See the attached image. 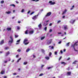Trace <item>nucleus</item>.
I'll return each mask as SVG.
<instances>
[{
  "label": "nucleus",
  "mask_w": 78,
  "mask_h": 78,
  "mask_svg": "<svg viewBox=\"0 0 78 78\" xmlns=\"http://www.w3.org/2000/svg\"><path fill=\"white\" fill-rule=\"evenodd\" d=\"M51 68H52V67H48V69H51Z\"/></svg>",
  "instance_id": "39"
},
{
  "label": "nucleus",
  "mask_w": 78,
  "mask_h": 78,
  "mask_svg": "<svg viewBox=\"0 0 78 78\" xmlns=\"http://www.w3.org/2000/svg\"><path fill=\"white\" fill-rule=\"evenodd\" d=\"M51 55H52V54L51 53V52H49V56H51Z\"/></svg>",
  "instance_id": "34"
},
{
  "label": "nucleus",
  "mask_w": 78,
  "mask_h": 78,
  "mask_svg": "<svg viewBox=\"0 0 78 78\" xmlns=\"http://www.w3.org/2000/svg\"><path fill=\"white\" fill-rule=\"evenodd\" d=\"M66 12H67L66 10H65L63 12V13H62V15H63L64 14H65Z\"/></svg>",
  "instance_id": "16"
},
{
  "label": "nucleus",
  "mask_w": 78,
  "mask_h": 78,
  "mask_svg": "<svg viewBox=\"0 0 78 78\" xmlns=\"http://www.w3.org/2000/svg\"><path fill=\"white\" fill-rule=\"evenodd\" d=\"M9 48L8 47H6L5 48V50H8V49H9Z\"/></svg>",
  "instance_id": "30"
},
{
  "label": "nucleus",
  "mask_w": 78,
  "mask_h": 78,
  "mask_svg": "<svg viewBox=\"0 0 78 78\" xmlns=\"http://www.w3.org/2000/svg\"><path fill=\"white\" fill-rule=\"evenodd\" d=\"M30 49L29 48H27V49L26 50V52H28L29 51H30Z\"/></svg>",
  "instance_id": "24"
},
{
  "label": "nucleus",
  "mask_w": 78,
  "mask_h": 78,
  "mask_svg": "<svg viewBox=\"0 0 78 78\" xmlns=\"http://www.w3.org/2000/svg\"><path fill=\"white\" fill-rule=\"evenodd\" d=\"M17 51H18V52H20L21 51V50L20 49H19Z\"/></svg>",
  "instance_id": "35"
},
{
  "label": "nucleus",
  "mask_w": 78,
  "mask_h": 78,
  "mask_svg": "<svg viewBox=\"0 0 78 78\" xmlns=\"http://www.w3.org/2000/svg\"><path fill=\"white\" fill-rule=\"evenodd\" d=\"M7 78V77L6 76H4V78Z\"/></svg>",
  "instance_id": "61"
},
{
  "label": "nucleus",
  "mask_w": 78,
  "mask_h": 78,
  "mask_svg": "<svg viewBox=\"0 0 78 78\" xmlns=\"http://www.w3.org/2000/svg\"><path fill=\"white\" fill-rule=\"evenodd\" d=\"M24 12V10H22L21 11V12Z\"/></svg>",
  "instance_id": "57"
},
{
  "label": "nucleus",
  "mask_w": 78,
  "mask_h": 78,
  "mask_svg": "<svg viewBox=\"0 0 78 78\" xmlns=\"http://www.w3.org/2000/svg\"><path fill=\"white\" fill-rule=\"evenodd\" d=\"M45 38V36H43V37H41V40H43Z\"/></svg>",
  "instance_id": "15"
},
{
  "label": "nucleus",
  "mask_w": 78,
  "mask_h": 78,
  "mask_svg": "<svg viewBox=\"0 0 78 78\" xmlns=\"http://www.w3.org/2000/svg\"><path fill=\"white\" fill-rule=\"evenodd\" d=\"M51 12H49L48 13H47V15L45 16L47 17V16H49L51 15Z\"/></svg>",
  "instance_id": "6"
},
{
  "label": "nucleus",
  "mask_w": 78,
  "mask_h": 78,
  "mask_svg": "<svg viewBox=\"0 0 78 78\" xmlns=\"http://www.w3.org/2000/svg\"><path fill=\"white\" fill-rule=\"evenodd\" d=\"M18 56H19V55H16V58H18Z\"/></svg>",
  "instance_id": "51"
},
{
  "label": "nucleus",
  "mask_w": 78,
  "mask_h": 78,
  "mask_svg": "<svg viewBox=\"0 0 78 78\" xmlns=\"http://www.w3.org/2000/svg\"><path fill=\"white\" fill-rule=\"evenodd\" d=\"M70 58H68V59H67V61H68V60H70Z\"/></svg>",
  "instance_id": "52"
},
{
  "label": "nucleus",
  "mask_w": 78,
  "mask_h": 78,
  "mask_svg": "<svg viewBox=\"0 0 78 78\" xmlns=\"http://www.w3.org/2000/svg\"><path fill=\"white\" fill-rule=\"evenodd\" d=\"M61 20H58V21L57 22V23H61Z\"/></svg>",
  "instance_id": "36"
},
{
  "label": "nucleus",
  "mask_w": 78,
  "mask_h": 78,
  "mask_svg": "<svg viewBox=\"0 0 78 78\" xmlns=\"http://www.w3.org/2000/svg\"><path fill=\"white\" fill-rule=\"evenodd\" d=\"M28 30H27L25 31V34H28Z\"/></svg>",
  "instance_id": "12"
},
{
  "label": "nucleus",
  "mask_w": 78,
  "mask_h": 78,
  "mask_svg": "<svg viewBox=\"0 0 78 78\" xmlns=\"http://www.w3.org/2000/svg\"><path fill=\"white\" fill-rule=\"evenodd\" d=\"M47 28V27H45V28H44V30H45V31H46Z\"/></svg>",
  "instance_id": "37"
},
{
  "label": "nucleus",
  "mask_w": 78,
  "mask_h": 78,
  "mask_svg": "<svg viewBox=\"0 0 78 78\" xmlns=\"http://www.w3.org/2000/svg\"><path fill=\"white\" fill-rule=\"evenodd\" d=\"M45 58L47 60H49L50 59V58L49 57H45Z\"/></svg>",
  "instance_id": "17"
},
{
  "label": "nucleus",
  "mask_w": 78,
  "mask_h": 78,
  "mask_svg": "<svg viewBox=\"0 0 78 78\" xmlns=\"http://www.w3.org/2000/svg\"><path fill=\"white\" fill-rule=\"evenodd\" d=\"M54 54L55 55H57V53L56 51H55L54 53Z\"/></svg>",
  "instance_id": "40"
},
{
  "label": "nucleus",
  "mask_w": 78,
  "mask_h": 78,
  "mask_svg": "<svg viewBox=\"0 0 78 78\" xmlns=\"http://www.w3.org/2000/svg\"><path fill=\"white\" fill-rule=\"evenodd\" d=\"M66 49H64V50H63V51L64 52H66Z\"/></svg>",
  "instance_id": "56"
},
{
  "label": "nucleus",
  "mask_w": 78,
  "mask_h": 78,
  "mask_svg": "<svg viewBox=\"0 0 78 78\" xmlns=\"http://www.w3.org/2000/svg\"><path fill=\"white\" fill-rule=\"evenodd\" d=\"M7 61H5L4 62V63H7Z\"/></svg>",
  "instance_id": "59"
},
{
  "label": "nucleus",
  "mask_w": 78,
  "mask_h": 78,
  "mask_svg": "<svg viewBox=\"0 0 78 78\" xmlns=\"http://www.w3.org/2000/svg\"><path fill=\"white\" fill-rule=\"evenodd\" d=\"M65 17H66V16H62V18L63 19H64V18H65Z\"/></svg>",
  "instance_id": "47"
},
{
  "label": "nucleus",
  "mask_w": 78,
  "mask_h": 78,
  "mask_svg": "<svg viewBox=\"0 0 78 78\" xmlns=\"http://www.w3.org/2000/svg\"><path fill=\"white\" fill-rule=\"evenodd\" d=\"M33 58H36V57L34 55H33Z\"/></svg>",
  "instance_id": "54"
},
{
  "label": "nucleus",
  "mask_w": 78,
  "mask_h": 78,
  "mask_svg": "<svg viewBox=\"0 0 78 78\" xmlns=\"http://www.w3.org/2000/svg\"><path fill=\"white\" fill-rule=\"evenodd\" d=\"M4 43V41L2 40V41L1 42V43H0V44H2Z\"/></svg>",
  "instance_id": "18"
},
{
  "label": "nucleus",
  "mask_w": 78,
  "mask_h": 78,
  "mask_svg": "<svg viewBox=\"0 0 78 78\" xmlns=\"http://www.w3.org/2000/svg\"><path fill=\"white\" fill-rule=\"evenodd\" d=\"M78 42H76L75 43H74V44L72 45L71 46V48H73L74 49V50H75V45H76V44Z\"/></svg>",
  "instance_id": "4"
},
{
  "label": "nucleus",
  "mask_w": 78,
  "mask_h": 78,
  "mask_svg": "<svg viewBox=\"0 0 78 78\" xmlns=\"http://www.w3.org/2000/svg\"><path fill=\"white\" fill-rule=\"evenodd\" d=\"M71 72H67V74L69 76L71 75Z\"/></svg>",
  "instance_id": "20"
},
{
  "label": "nucleus",
  "mask_w": 78,
  "mask_h": 78,
  "mask_svg": "<svg viewBox=\"0 0 78 78\" xmlns=\"http://www.w3.org/2000/svg\"><path fill=\"white\" fill-rule=\"evenodd\" d=\"M6 13L7 14H9L11 13V12L10 11L6 12Z\"/></svg>",
  "instance_id": "26"
},
{
  "label": "nucleus",
  "mask_w": 78,
  "mask_h": 78,
  "mask_svg": "<svg viewBox=\"0 0 78 78\" xmlns=\"http://www.w3.org/2000/svg\"><path fill=\"white\" fill-rule=\"evenodd\" d=\"M30 43L29 42H27V43H24V44H25V45H27L28 44Z\"/></svg>",
  "instance_id": "19"
},
{
  "label": "nucleus",
  "mask_w": 78,
  "mask_h": 78,
  "mask_svg": "<svg viewBox=\"0 0 78 78\" xmlns=\"http://www.w3.org/2000/svg\"><path fill=\"white\" fill-rule=\"evenodd\" d=\"M27 41H28V40L27 39V38H26L24 39V40L23 43H25L26 42H27Z\"/></svg>",
  "instance_id": "8"
},
{
  "label": "nucleus",
  "mask_w": 78,
  "mask_h": 78,
  "mask_svg": "<svg viewBox=\"0 0 78 78\" xmlns=\"http://www.w3.org/2000/svg\"><path fill=\"white\" fill-rule=\"evenodd\" d=\"M41 51L42 53H44V52H45L44 49H41Z\"/></svg>",
  "instance_id": "33"
},
{
  "label": "nucleus",
  "mask_w": 78,
  "mask_h": 78,
  "mask_svg": "<svg viewBox=\"0 0 78 78\" xmlns=\"http://www.w3.org/2000/svg\"><path fill=\"white\" fill-rule=\"evenodd\" d=\"M38 27L39 28L41 29V28L42 27V25L41 24H39V25H38Z\"/></svg>",
  "instance_id": "11"
},
{
  "label": "nucleus",
  "mask_w": 78,
  "mask_h": 78,
  "mask_svg": "<svg viewBox=\"0 0 78 78\" xmlns=\"http://www.w3.org/2000/svg\"><path fill=\"white\" fill-rule=\"evenodd\" d=\"M21 59V58H19V59H18V60H20Z\"/></svg>",
  "instance_id": "60"
},
{
  "label": "nucleus",
  "mask_w": 78,
  "mask_h": 78,
  "mask_svg": "<svg viewBox=\"0 0 78 78\" xmlns=\"http://www.w3.org/2000/svg\"><path fill=\"white\" fill-rule=\"evenodd\" d=\"M49 3H50V5H55V2H53L52 1H50L49 2Z\"/></svg>",
  "instance_id": "3"
},
{
  "label": "nucleus",
  "mask_w": 78,
  "mask_h": 78,
  "mask_svg": "<svg viewBox=\"0 0 78 78\" xmlns=\"http://www.w3.org/2000/svg\"><path fill=\"white\" fill-rule=\"evenodd\" d=\"M75 7V5H73L72 6V7L70 8V10H72L73 8Z\"/></svg>",
  "instance_id": "21"
},
{
  "label": "nucleus",
  "mask_w": 78,
  "mask_h": 78,
  "mask_svg": "<svg viewBox=\"0 0 78 78\" xmlns=\"http://www.w3.org/2000/svg\"><path fill=\"white\" fill-rule=\"evenodd\" d=\"M49 32H52V30L51 29H49Z\"/></svg>",
  "instance_id": "42"
},
{
  "label": "nucleus",
  "mask_w": 78,
  "mask_h": 78,
  "mask_svg": "<svg viewBox=\"0 0 78 78\" xmlns=\"http://www.w3.org/2000/svg\"><path fill=\"white\" fill-rule=\"evenodd\" d=\"M17 30H20V27L18 26H17Z\"/></svg>",
  "instance_id": "32"
},
{
  "label": "nucleus",
  "mask_w": 78,
  "mask_h": 78,
  "mask_svg": "<svg viewBox=\"0 0 78 78\" xmlns=\"http://www.w3.org/2000/svg\"><path fill=\"white\" fill-rule=\"evenodd\" d=\"M38 16H39V14H37V15H35V16H33V17L32 18V19L33 20H35L37 19V17Z\"/></svg>",
  "instance_id": "2"
},
{
  "label": "nucleus",
  "mask_w": 78,
  "mask_h": 78,
  "mask_svg": "<svg viewBox=\"0 0 78 78\" xmlns=\"http://www.w3.org/2000/svg\"><path fill=\"white\" fill-rule=\"evenodd\" d=\"M49 25L50 26H52V23H51L49 24Z\"/></svg>",
  "instance_id": "49"
},
{
  "label": "nucleus",
  "mask_w": 78,
  "mask_h": 78,
  "mask_svg": "<svg viewBox=\"0 0 78 78\" xmlns=\"http://www.w3.org/2000/svg\"><path fill=\"white\" fill-rule=\"evenodd\" d=\"M10 39L11 40V41L10 40L9 41H8V43H12L13 41V38H12V36H10Z\"/></svg>",
  "instance_id": "1"
},
{
  "label": "nucleus",
  "mask_w": 78,
  "mask_h": 78,
  "mask_svg": "<svg viewBox=\"0 0 78 78\" xmlns=\"http://www.w3.org/2000/svg\"><path fill=\"white\" fill-rule=\"evenodd\" d=\"M4 2H5L4 1H1L0 3H1L3 4V3H4Z\"/></svg>",
  "instance_id": "28"
},
{
  "label": "nucleus",
  "mask_w": 78,
  "mask_h": 78,
  "mask_svg": "<svg viewBox=\"0 0 78 78\" xmlns=\"http://www.w3.org/2000/svg\"><path fill=\"white\" fill-rule=\"evenodd\" d=\"M61 58H62V57H61H61H60V58H59L58 59V60H59V61L60 60H61Z\"/></svg>",
  "instance_id": "46"
},
{
  "label": "nucleus",
  "mask_w": 78,
  "mask_h": 78,
  "mask_svg": "<svg viewBox=\"0 0 78 78\" xmlns=\"http://www.w3.org/2000/svg\"><path fill=\"white\" fill-rule=\"evenodd\" d=\"M20 41V40H18L17 41V42H19Z\"/></svg>",
  "instance_id": "45"
},
{
  "label": "nucleus",
  "mask_w": 78,
  "mask_h": 78,
  "mask_svg": "<svg viewBox=\"0 0 78 78\" xmlns=\"http://www.w3.org/2000/svg\"><path fill=\"white\" fill-rule=\"evenodd\" d=\"M15 16H13V17H12V19H13L15 18Z\"/></svg>",
  "instance_id": "63"
},
{
  "label": "nucleus",
  "mask_w": 78,
  "mask_h": 78,
  "mask_svg": "<svg viewBox=\"0 0 78 78\" xmlns=\"http://www.w3.org/2000/svg\"><path fill=\"white\" fill-rule=\"evenodd\" d=\"M7 30H8V31H11V28H7Z\"/></svg>",
  "instance_id": "13"
},
{
  "label": "nucleus",
  "mask_w": 78,
  "mask_h": 78,
  "mask_svg": "<svg viewBox=\"0 0 78 78\" xmlns=\"http://www.w3.org/2000/svg\"><path fill=\"white\" fill-rule=\"evenodd\" d=\"M15 37L16 38H17V37H18V35H15Z\"/></svg>",
  "instance_id": "44"
},
{
  "label": "nucleus",
  "mask_w": 78,
  "mask_h": 78,
  "mask_svg": "<svg viewBox=\"0 0 78 78\" xmlns=\"http://www.w3.org/2000/svg\"><path fill=\"white\" fill-rule=\"evenodd\" d=\"M40 0H37L36 1V0H31V1L32 2H33V1L34 2V1H35V2H38V1H39Z\"/></svg>",
  "instance_id": "29"
},
{
  "label": "nucleus",
  "mask_w": 78,
  "mask_h": 78,
  "mask_svg": "<svg viewBox=\"0 0 78 78\" xmlns=\"http://www.w3.org/2000/svg\"><path fill=\"white\" fill-rule=\"evenodd\" d=\"M21 23L20 21H18V23Z\"/></svg>",
  "instance_id": "64"
},
{
  "label": "nucleus",
  "mask_w": 78,
  "mask_h": 78,
  "mask_svg": "<svg viewBox=\"0 0 78 78\" xmlns=\"http://www.w3.org/2000/svg\"><path fill=\"white\" fill-rule=\"evenodd\" d=\"M64 28V30H66L67 28V26L66 25L63 27Z\"/></svg>",
  "instance_id": "14"
},
{
  "label": "nucleus",
  "mask_w": 78,
  "mask_h": 78,
  "mask_svg": "<svg viewBox=\"0 0 78 78\" xmlns=\"http://www.w3.org/2000/svg\"><path fill=\"white\" fill-rule=\"evenodd\" d=\"M62 34V32H58V34Z\"/></svg>",
  "instance_id": "38"
},
{
  "label": "nucleus",
  "mask_w": 78,
  "mask_h": 78,
  "mask_svg": "<svg viewBox=\"0 0 78 78\" xmlns=\"http://www.w3.org/2000/svg\"><path fill=\"white\" fill-rule=\"evenodd\" d=\"M1 75H3L4 74V73H5V71L4 70H2V71L1 72Z\"/></svg>",
  "instance_id": "9"
},
{
  "label": "nucleus",
  "mask_w": 78,
  "mask_h": 78,
  "mask_svg": "<svg viewBox=\"0 0 78 78\" xmlns=\"http://www.w3.org/2000/svg\"><path fill=\"white\" fill-rule=\"evenodd\" d=\"M43 75V74L41 73V74H39V76H42Z\"/></svg>",
  "instance_id": "41"
},
{
  "label": "nucleus",
  "mask_w": 78,
  "mask_h": 78,
  "mask_svg": "<svg viewBox=\"0 0 78 78\" xmlns=\"http://www.w3.org/2000/svg\"><path fill=\"white\" fill-rule=\"evenodd\" d=\"M34 33V30H32L29 31V34H32Z\"/></svg>",
  "instance_id": "5"
},
{
  "label": "nucleus",
  "mask_w": 78,
  "mask_h": 78,
  "mask_svg": "<svg viewBox=\"0 0 78 78\" xmlns=\"http://www.w3.org/2000/svg\"><path fill=\"white\" fill-rule=\"evenodd\" d=\"M69 43H69V42L68 43H67V44H66V46H67V47H69Z\"/></svg>",
  "instance_id": "27"
},
{
  "label": "nucleus",
  "mask_w": 78,
  "mask_h": 78,
  "mask_svg": "<svg viewBox=\"0 0 78 78\" xmlns=\"http://www.w3.org/2000/svg\"><path fill=\"white\" fill-rule=\"evenodd\" d=\"M44 66V65H42L41 66V68H43Z\"/></svg>",
  "instance_id": "50"
},
{
  "label": "nucleus",
  "mask_w": 78,
  "mask_h": 78,
  "mask_svg": "<svg viewBox=\"0 0 78 78\" xmlns=\"http://www.w3.org/2000/svg\"><path fill=\"white\" fill-rule=\"evenodd\" d=\"M16 3H19V2L16 1Z\"/></svg>",
  "instance_id": "62"
},
{
  "label": "nucleus",
  "mask_w": 78,
  "mask_h": 78,
  "mask_svg": "<svg viewBox=\"0 0 78 78\" xmlns=\"http://www.w3.org/2000/svg\"><path fill=\"white\" fill-rule=\"evenodd\" d=\"M76 62H77V61H76V60L74 61V62L73 63V64H76Z\"/></svg>",
  "instance_id": "22"
},
{
  "label": "nucleus",
  "mask_w": 78,
  "mask_h": 78,
  "mask_svg": "<svg viewBox=\"0 0 78 78\" xmlns=\"http://www.w3.org/2000/svg\"><path fill=\"white\" fill-rule=\"evenodd\" d=\"M35 12H32L31 13L30 15H32V14H34Z\"/></svg>",
  "instance_id": "43"
},
{
  "label": "nucleus",
  "mask_w": 78,
  "mask_h": 78,
  "mask_svg": "<svg viewBox=\"0 0 78 78\" xmlns=\"http://www.w3.org/2000/svg\"><path fill=\"white\" fill-rule=\"evenodd\" d=\"M61 64H64V65H66V63L64 62H61Z\"/></svg>",
  "instance_id": "23"
},
{
  "label": "nucleus",
  "mask_w": 78,
  "mask_h": 78,
  "mask_svg": "<svg viewBox=\"0 0 78 78\" xmlns=\"http://www.w3.org/2000/svg\"><path fill=\"white\" fill-rule=\"evenodd\" d=\"M72 20L73 22H71V24H73V23H75V22H76V20Z\"/></svg>",
  "instance_id": "7"
},
{
  "label": "nucleus",
  "mask_w": 78,
  "mask_h": 78,
  "mask_svg": "<svg viewBox=\"0 0 78 78\" xmlns=\"http://www.w3.org/2000/svg\"><path fill=\"white\" fill-rule=\"evenodd\" d=\"M12 75H16V73H13Z\"/></svg>",
  "instance_id": "48"
},
{
  "label": "nucleus",
  "mask_w": 78,
  "mask_h": 78,
  "mask_svg": "<svg viewBox=\"0 0 78 78\" xmlns=\"http://www.w3.org/2000/svg\"><path fill=\"white\" fill-rule=\"evenodd\" d=\"M10 6H13V7H15L16 6H15V5L14 4H11L10 5Z\"/></svg>",
  "instance_id": "25"
},
{
  "label": "nucleus",
  "mask_w": 78,
  "mask_h": 78,
  "mask_svg": "<svg viewBox=\"0 0 78 78\" xmlns=\"http://www.w3.org/2000/svg\"><path fill=\"white\" fill-rule=\"evenodd\" d=\"M10 54V52H9V51H8L6 53L5 56H7Z\"/></svg>",
  "instance_id": "10"
},
{
  "label": "nucleus",
  "mask_w": 78,
  "mask_h": 78,
  "mask_svg": "<svg viewBox=\"0 0 78 78\" xmlns=\"http://www.w3.org/2000/svg\"><path fill=\"white\" fill-rule=\"evenodd\" d=\"M27 62H24L23 63V64L24 65H27Z\"/></svg>",
  "instance_id": "31"
},
{
  "label": "nucleus",
  "mask_w": 78,
  "mask_h": 78,
  "mask_svg": "<svg viewBox=\"0 0 78 78\" xmlns=\"http://www.w3.org/2000/svg\"><path fill=\"white\" fill-rule=\"evenodd\" d=\"M30 11H29L27 12V14H29L30 13Z\"/></svg>",
  "instance_id": "53"
},
{
  "label": "nucleus",
  "mask_w": 78,
  "mask_h": 78,
  "mask_svg": "<svg viewBox=\"0 0 78 78\" xmlns=\"http://www.w3.org/2000/svg\"><path fill=\"white\" fill-rule=\"evenodd\" d=\"M61 41L58 42V44H61Z\"/></svg>",
  "instance_id": "55"
},
{
  "label": "nucleus",
  "mask_w": 78,
  "mask_h": 78,
  "mask_svg": "<svg viewBox=\"0 0 78 78\" xmlns=\"http://www.w3.org/2000/svg\"><path fill=\"white\" fill-rule=\"evenodd\" d=\"M61 54H62V51H60Z\"/></svg>",
  "instance_id": "58"
}]
</instances>
